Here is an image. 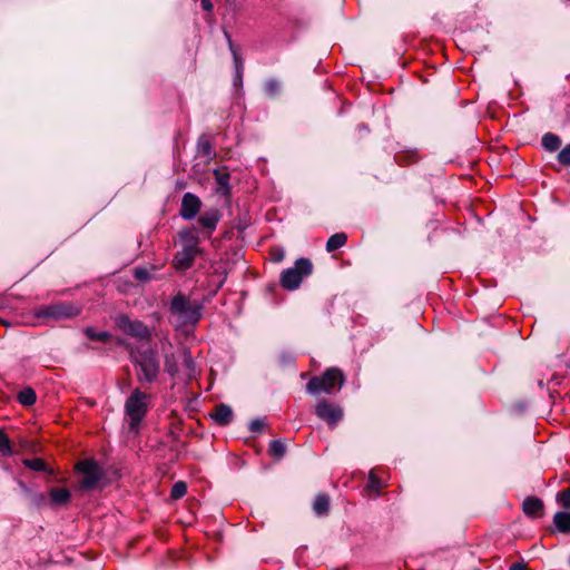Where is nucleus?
<instances>
[{"mask_svg": "<svg viewBox=\"0 0 570 570\" xmlns=\"http://www.w3.org/2000/svg\"><path fill=\"white\" fill-rule=\"evenodd\" d=\"M75 470L81 475L79 483L81 489L94 490L108 484L104 470L94 459L79 461L75 465Z\"/></svg>", "mask_w": 570, "mask_h": 570, "instance_id": "1", "label": "nucleus"}, {"mask_svg": "<svg viewBox=\"0 0 570 570\" xmlns=\"http://www.w3.org/2000/svg\"><path fill=\"white\" fill-rule=\"evenodd\" d=\"M179 237L181 250L175 256L174 266L176 269L184 271L193 265L195 257L199 254V239L195 230H183Z\"/></svg>", "mask_w": 570, "mask_h": 570, "instance_id": "2", "label": "nucleus"}, {"mask_svg": "<svg viewBox=\"0 0 570 570\" xmlns=\"http://www.w3.org/2000/svg\"><path fill=\"white\" fill-rule=\"evenodd\" d=\"M148 406V395L139 390H135L128 397L125 409L130 419L129 429L134 433L138 432L139 421L145 416Z\"/></svg>", "mask_w": 570, "mask_h": 570, "instance_id": "3", "label": "nucleus"}, {"mask_svg": "<svg viewBox=\"0 0 570 570\" xmlns=\"http://www.w3.org/2000/svg\"><path fill=\"white\" fill-rule=\"evenodd\" d=\"M343 383V373L337 368H330L324 373V375L311 379L306 387L307 391L313 394L320 392L330 394L336 385L341 389Z\"/></svg>", "mask_w": 570, "mask_h": 570, "instance_id": "4", "label": "nucleus"}, {"mask_svg": "<svg viewBox=\"0 0 570 570\" xmlns=\"http://www.w3.org/2000/svg\"><path fill=\"white\" fill-rule=\"evenodd\" d=\"M170 312L184 324H195L200 318V306L198 304H191L190 301L181 294L173 298Z\"/></svg>", "mask_w": 570, "mask_h": 570, "instance_id": "5", "label": "nucleus"}, {"mask_svg": "<svg viewBox=\"0 0 570 570\" xmlns=\"http://www.w3.org/2000/svg\"><path fill=\"white\" fill-rule=\"evenodd\" d=\"M81 307L71 303L52 304L36 309L33 315L38 318H47L51 321H61L76 317L80 314Z\"/></svg>", "mask_w": 570, "mask_h": 570, "instance_id": "6", "label": "nucleus"}, {"mask_svg": "<svg viewBox=\"0 0 570 570\" xmlns=\"http://www.w3.org/2000/svg\"><path fill=\"white\" fill-rule=\"evenodd\" d=\"M313 265L311 261L306 258H299L295 266L286 269L283 273L281 283L282 286L286 289L293 291L297 288L303 279V277L309 275L312 273Z\"/></svg>", "mask_w": 570, "mask_h": 570, "instance_id": "7", "label": "nucleus"}, {"mask_svg": "<svg viewBox=\"0 0 570 570\" xmlns=\"http://www.w3.org/2000/svg\"><path fill=\"white\" fill-rule=\"evenodd\" d=\"M140 374L139 381L142 383H151L158 374V361L155 352L148 351L141 355L139 361Z\"/></svg>", "mask_w": 570, "mask_h": 570, "instance_id": "8", "label": "nucleus"}, {"mask_svg": "<svg viewBox=\"0 0 570 570\" xmlns=\"http://www.w3.org/2000/svg\"><path fill=\"white\" fill-rule=\"evenodd\" d=\"M116 326L121 332H124L132 337L140 338V340H145V338L149 337V332H148L147 327L141 322L131 321L126 315H119L116 318Z\"/></svg>", "mask_w": 570, "mask_h": 570, "instance_id": "9", "label": "nucleus"}, {"mask_svg": "<svg viewBox=\"0 0 570 570\" xmlns=\"http://www.w3.org/2000/svg\"><path fill=\"white\" fill-rule=\"evenodd\" d=\"M315 413L330 425H335L343 417L342 407L327 400H322L316 404Z\"/></svg>", "mask_w": 570, "mask_h": 570, "instance_id": "10", "label": "nucleus"}, {"mask_svg": "<svg viewBox=\"0 0 570 570\" xmlns=\"http://www.w3.org/2000/svg\"><path fill=\"white\" fill-rule=\"evenodd\" d=\"M200 205V199L197 196L187 193L183 197L180 215L186 219H190L199 212Z\"/></svg>", "mask_w": 570, "mask_h": 570, "instance_id": "11", "label": "nucleus"}, {"mask_svg": "<svg viewBox=\"0 0 570 570\" xmlns=\"http://www.w3.org/2000/svg\"><path fill=\"white\" fill-rule=\"evenodd\" d=\"M543 502L539 498L528 497L522 503L523 512L532 518L541 517L543 513Z\"/></svg>", "mask_w": 570, "mask_h": 570, "instance_id": "12", "label": "nucleus"}, {"mask_svg": "<svg viewBox=\"0 0 570 570\" xmlns=\"http://www.w3.org/2000/svg\"><path fill=\"white\" fill-rule=\"evenodd\" d=\"M49 497L50 503L55 507L67 505L70 501V492L65 488H52Z\"/></svg>", "mask_w": 570, "mask_h": 570, "instance_id": "13", "label": "nucleus"}, {"mask_svg": "<svg viewBox=\"0 0 570 570\" xmlns=\"http://www.w3.org/2000/svg\"><path fill=\"white\" fill-rule=\"evenodd\" d=\"M218 424L225 425L230 422L233 417V411L229 406L220 404L216 406L215 411L210 414Z\"/></svg>", "mask_w": 570, "mask_h": 570, "instance_id": "14", "label": "nucleus"}, {"mask_svg": "<svg viewBox=\"0 0 570 570\" xmlns=\"http://www.w3.org/2000/svg\"><path fill=\"white\" fill-rule=\"evenodd\" d=\"M385 484L377 478V475L371 471L368 474V482L365 487V492L371 497H377L381 494L382 488Z\"/></svg>", "mask_w": 570, "mask_h": 570, "instance_id": "15", "label": "nucleus"}, {"mask_svg": "<svg viewBox=\"0 0 570 570\" xmlns=\"http://www.w3.org/2000/svg\"><path fill=\"white\" fill-rule=\"evenodd\" d=\"M553 523L558 531L570 532V512H558L553 517Z\"/></svg>", "mask_w": 570, "mask_h": 570, "instance_id": "16", "label": "nucleus"}, {"mask_svg": "<svg viewBox=\"0 0 570 570\" xmlns=\"http://www.w3.org/2000/svg\"><path fill=\"white\" fill-rule=\"evenodd\" d=\"M219 219L218 210H209L199 217V223L203 227L208 229H215L216 224Z\"/></svg>", "mask_w": 570, "mask_h": 570, "instance_id": "17", "label": "nucleus"}, {"mask_svg": "<svg viewBox=\"0 0 570 570\" xmlns=\"http://www.w3.org/2000/svg\"><path fill=\"white\" fill-rule=\"evenodd\" d=\"M347 236L345 233H337L332 235L326 243V250L333 252L345 245Z\"/></svg>", "mask_w": 570, "mask_h": 570, "instance_id": "18", "label": "nucleus"}, {"mask_svg": "<svg viewBox=\"0 0 570 570\" xmlns=\"http://www.w3.org/2000/svg\"><path fill=\"white\" fill-rule=\"evenodd\" d=\"M313 508L317 514H325L330 509L328 497L324 494L317 495L314 501Z\"/></svg>", "mask_w": 570, "mask_h": 570, "instance_id": "19", "label": "nucleus"}, {"mask_svg": "<svg viewBox=\"0 0 570 570\" xmlns=\"http://www.w3.org/2000/svg\"><path fill=\"white\" fill-rule=\"evenodd\" d=\"M215 178L218 185L222 187V191L224 194H228L229 173L226 169H217L215 170Z\"/></svg>", "mask_w": 570, "mask_h": 570, "instance_id": "20", "label": "nucleus"}, {"mask_svg": "<svg viewBox=\"0 0 570 570\" xmlns=\"http://www.w3.org/2000/svg\"><path fill=\"white\" fill-rule=\"evenodd\" d=\"M18 400L22 405L30 406L36 402V393L31 387H26L18 394Z\"/></svg>", "mask_w": 570, "mask_h": 570, "instance_id": "21", "label": "nucleus"}, {"mask_svg": "<svg viewBox=\"0 0 570 570\" xmlns=\"http://www.w3.org/2000/svg\"><path fill=\"white\" fill-rule=\"evenodd\" d=\"M269 453L273 458H275L276 460H279L281 458H283L285 455L286 446L279 440L272 441L269 444Z\"/></svg>", "mask_w": 570, "mask_h": 570, "instance_id": "22", "label": "nucleus"}, {"mask_svg": "<svg viewBox=\"0 0 570 570\" xmlns=\"http://www.w3.org/2000/svg\"><path fill=\"white\" fill-rule=\"evenodd\" d=\"M542 145L546 149L553 151L559 148L560 139L553 134H547L542 138Z\"/></svg>", "mask_w": 570, "mask_h": 570, "instance_id": "23", "label": "nucleus"}, {"mask_svg": "<svg viewBox=\"0 0 570 570\" xmlns=\"http://www.w3.org/2000/svg\"><path fill=\"white\" fill-rule=\"evenodd\" d=\"M85 334L92 341L107 342L110 338V334L108 332H96L92 327H87L85 330Z\"/></svg>", "mask_w": 570, "mask_h": 570, "instance_id": "24", "label": "nucleus"}, {"mask_svg": "<svg viewBox=\"0 0 570 570\" xmlns=\"http://www.w3.org/2000/svg\"><path fill=\"white\" fill-rule=\"evenodd\" d=\"M186 492H187L186 483L184 481H178L173 485L170 497L173 500H178V499L183 498L186 494Z\"/></svg>", "mask_w": 570, "mask_h": 570, "instance_id": "25", "label": "nucleus"}, {"mask_svg": "<svg viewBox=\"0 0 570 570\" xmlns=\"http://www.w3.org/2000/svg\"><path fill=\"white\" fill-rule=\"evenodd\" d=\"M24 465L35 471H46L47 464L42 459L36 458L31 460H24Z\"/></svg>", "mask_w": 570, "mask_h": 570, "instance_id": "26", "label": "nucleus"}, {"mask_svg": "<svg viewBox=\"0 0 570 570\" xmlns=\"http://www.w3.org/2000/svg\"><path fill=\"white\" fill-rule=\"evenodd\" d=\"M0 452L9 455L11 454L10 441L8 436L0 430Z\"/></svg>", "mask_w": 570, "mask_h": 570, "instance_id": "27", "label": "nucleus"}, {"mask_svg": "<svg viewBox=\"0 0 570 570\" xmlns=\"http://www.w3.org/2000/svg\"><path fill=\"white\" fill-rule=\"evenodd\" d=\"M558 159L561 164L570 166V144L559 153Z\"/></svg>", "mask_w": 570, "mask_h": 570, "instance_id": "28", "label": "nucleus"}, {"mask_svg": "<svg viewBox=\"0 0 570 570\" xmlns=\"http://www.w3.org/2000/svg\"><path fill=\"white\" fill-rule=\"evenodd\" d=\"M558 501L563 508H570V489H566L558 495Z\"/></svg>", "mask_w": 570, "mask_h": 570, "instance_id": "29", "label": "nucleus"}, {"mask_svg": "<svg viewBox=\"0 0 570 570\" xmlns=\"http://www.w3.org/2000/svg\"><path fill=\"white\" fill-rule=\"evenodd\" d=\"M135 276L138 278V279H141V281H146L149 278L148 276V273L147 271L145 269H136L135 271Z\"/></svg>", "mask_w": 570, "mask_h": 570, "instance_id": "30", "label": "nucleus"}, {"mask_svg": "<svg viewBox=\"0 0 570 570\" xmlns=\"http://www.w3.org/2000/svg\"><path fill=\"white\" fill-rule=\"evenodd\" d=\"M202 7L204 8V10L208 12L213 10V3L210 2V0H202Z\"/></svg>", "mask_w": 570, "mask_h": 570, "instance_id": "31", "label": "nucleus"}, {"mask_svg": "<svg viewBox=\"0 0 570 570\" xmlns=\"http://www.w3.org/2000/svg\"><path fill=\"white\" fill-rule=\"evenodd\" d=\"M510 570H528L525 563L523 562H519V563H514L510 567Z\"/></svg>", "mask_w": 570, "mask_h": 570, "instance_id": "32", "label": "nucleus"}, {"mask_svg": "<svg viewBox=\"0 0 570 570\" xmlns=\"http://www.w3.org/2000/svg\"><path fill=\"white\" fill-rule=\"evenodd\" d=\"M250 428H252L253 431H257V430H259L262 428V423L258 422V421H254V422H252Z\"/></svg>", "mask_w": 570, "mask_h": 570, "instance_id": "33", "label": "nucleus"}, {"mask_svg": "<svg viewBox=\"0 0 570 570\" xmlns=\"http://www.w3.org/2000/svg\"><path fill=\"white\" fill-rule=\"evenodd\" d=\"M167 370L171 374L176 373V371H177L176 367L174 366V364H170L169 361H167Z\"/></svg>", "mask_w": 570, "mask_h": 570, "instance_id": "34", "label": "nucleus"}, {"mask_svg": "<svg viewBox=\"0 0 570 570\" xmlns=\"http://www.w3.org/2000/svg\"><path fill=\"white\" fill-rule=\"evenodd\" d=\"M186 365L191 368L193 367V361L189 357L185 358Z\"/></svg>", "mask_w": 570, "mask_h": 570, "instance_id": "35", "label": "nucleus"}]
</instances>
